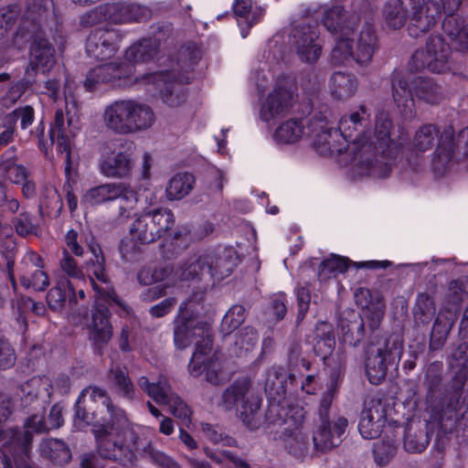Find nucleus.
<instances>
[{
	"label": "nucleus",
	"mask_w": 468,
	"mask_h": 468,
	"mask_svg": "<svg viewBox=\"0 0 468 468\" xmlns=\"http://www.w3.org/2000/svg\"><path fill=\"white\" fill-rule=\"evenodd\" d=\"M369 113L364 105L356 112L343 115L338 122V130L332 131L328 127L325 116H319L312 131L315 134L314 148L323 154H340L344 152L352 156V161L359 168L364 169L361 175L369 174L384 178L390 171L387 162L376 160L373 164L371 156L382 154L392 157L399 150L400 144L390 137L391 121L387 112H381L376 117L374 137L365 142V130L368 124Z\"/></svg>",
	"instance_id": "obj_1"
},
{
	"label": "nucleus",
	"mask_w": 468,
	"mask_h": 468,
	"mask_svg": "<svg viewBox=\"0 0 468 468\" xmlns=\"http://www.w3.org/2000/svg\"><path fill=\"white\" fill-rule=\"evenodd\" d=\"M97 403L99 412H106L109 417L108 419L107 416H102L92 426L99 453L103 458L118 462L123 466L133 465L136 459V442L132 448L122 441V438L133 434L131 429L133 424L124 410L112 403L103 389L89 387L81 391L76 402L75 426L87 427L93 421L95 413L90 410H93L92 404Z\"/></svg>",
	"instance_id": "obj_2"
},
{
	"label": "nucleus",
	"mask_w": 468,
	"mask_h": 468,
	"mask_svg": "<svg viewBox=\"0 0 468 468\" xmlns=\"http://www.w3.org/2000/svg\"><path fill=\"white\" fill-rule=\"evenodd\" d=\"M322 21L335 37V46L330 56L333 64L349 65L355 61L363 65L372 59L377 38L371 26L366 25L356 34V16L346 12L339 5L325 6Z\"/></svg>",
	"instance_id": "obj_3"
},
{
	"label": "nucleus",
	"mask_w": 468,
	"mask_h": 468,
	"mask_svg": "<svg viewBox=\"0 0 468 468\" xmlns=\"http://www.w3.org/2000/svg\"><path fill=\"white\" fill-rule=\"evenodd\" d=\"M189 310L194 311V302L189 300L183 303L179 308V314L176 319L174 330L175 345L179 349H185L191 344L195 345V351L189 362V372L194 377H198L207 369L206 378L207 381L218 384V378L209 370L212 363L211 353V335L210 327L207 323L199 320L194 315H188Z\"/></svg>",
	"instance_id": "obj_4"
},
{
	"label": "nucleus",
	"mask_w": 468,
	"mask_h": 468,
	"mask_svg": "<svg viewBox=\"0 0 468 468\" xmlns=\"http://www.w3.org/2000/svg\"><path fill=\"white\" fill-rule=\"evenodd\" d=\"M267 70L255 72L253 81L258 93L261 121L270 123L285 117L296 101V86L292 79L281 76L273 80Z\"/></svg>",
	"instance_id": "obj_5"
},
{
	"label": "nucleus",
	"mask_w": 468,
	"mask_h": 468,
	"mask_svg": "<svg viewBox=\"0 0 468 468\" xmlns=\"http://www.w3.org/2000/svg\"><path fill=\"white\" fill-rule=\"evenodd\" d=\"M384 15L388 26L394 29L403 27L409 19V33L418 37L441 19V8L436 0H389Z\"/></svg>",
	"instance_id": "obj_6"
},
{
	"label": "nucleus",
	"mask_w": 468,
	"mask_h": 468,
	"mask_svg": "<svg viewBox=\"0 0 468 468\" xmlns=\"http://www.w3.org/2000/svg\"><path fill=\"white\" fill-rule=\"evenodd\" d=\"M158 48L155 39L147 38L130 47L125 51V60L122 64L108 63L92 69L87 75L85 87L91 90L96 85L104 82H112L122 86L127 83L126 79L134 72L133 62H144L154 58Z\"/></svg>",
	"instance_id": "obj_7"
},
{
	"label": "nucleus",
	"mask_w": 468,
	"mask_h": 468,
	"mask_svg": "<svg viewBox=\"0 0 468 468\" xmlns=\"http://www.w3.org/2000/svg\"><path fill=\"white\" fill-rule=\"evenodd\" d=\"M155 120L150 106L134 100H118L105 107L102 122L117 134H130L150 128Z\"/></svg>",
	"instance_id": "obj_8"
},
{
	"label": "nucleus",
	"mask_w": 468,
	"mask_h": 468,
	"mask_svg": "<svg viewBox=\"0 0 468 468\" xmlns=\"http://www.w3.org/2000/svg\"><path fill=\"white\" fill-rule=\"evenodd\" d=\"M410 84L412 86L415 96L428 104H437L444 97L442 87L432 79L422 77L412 79L410 75L396 73L392 80V96L405 118H411L414 115V100Z\"/></svg>",
	"instance_id": "obj_9"
},
{
	"label": "nucleus",
	"mask_w": 468,
	"mask_h": 468,
	"mask_svg": "<svg viewBox=\"0 0 468 468\" xmlns=\"http://www.w3.org/2000/svg\"><path fill=\"white\" fill-rule=\"evenodd\" d=\"M229 270L226 271L218 270V263L215 267L211 265L209 258L192 257L176 271L171 267L144 268L137 275L141 284L150 285L157 282L175 281V277L180 281L220 280L229 275Z\"/></svg>",
	"instance_id": "obj_10"
},
{
	"label": "nucleus",
	"mask_w": 468,
	"mask_h": 468,
	"mask_svg": "<svg viewBox=\"0 0 468 468\" xmlns=\"http://www.w3.org/2000/svg\"><path fill=\"white\" fill-rule=\"evenodd\" d=\"M64 423L62 416V407L58 404L54 405L49 411L48 419L43 415L33 414L27 418L24 423V431L20 432L17 429H10L5 431V436L8 439L6 442L9 445L5 446L4 451H13L16 454L28 456L30 445L34 434L47 432L51 429H58Z\"/></svg>",
	"instance_id": "obj_11"
},
{
	"label": "nucleus",
	"mask_w": 468,
	"mask_h": 468,
	"mask_svg": "<svg viewBox=\"0 0 468 468\" xmlns=\"http://www.w3.org/2000/svg\"><path fill=\"white\" fill-rule=\"evenodd\" d=\"M261 399L252 388V381L243 377L234 381L222 395V406L226 410L237 409L240 419L250 430L260 428L257 418Z\"/></svg>",
	"instance_id": "obj_12"
},
{
	"label": "nucleus",
	"mask_w": 468,
	"mask_h": 468,
	"mask_svg": "<svg viewBox=\"0 0 468 468\" xmlns=\"http://www.w3.org/2000/svg\"><path fill=\"white\" fill-rule=\"evenodd\" d=\"M135 144L127 140L106 144L99 161L100 173L108 178L129 177L135 163Z\"/></svg>",
	"instance_id": "obj_13"
},
{
	"label": "nucleus",
	"mask_w": 468,
	"mask_h": 468,
	"mask_svg": "<svg viewBox=\"0 0 468 468\" xmlns=\"http://www.w3.org/2000/svg\"><path fill=\"white\" fill-rule=\"evenodd\" d=\"M90 250L92 258L85 263V270L90 276L94 291L97 292L98 300H103L109 306L114 308L120 315H129L131 313L130 307L116 295L108 282V275L104 269V258L101 249L96 245H90Z\"/></svg>",
	"instance_id": "obj_14"
},
{
	"label": "nucleus",
	"mask_w": 468,
	"mask_h": 468,
	"mask_svg": "<svg viewBox=\"0 0 468 468\" xmlns=\"http://www.w3.org/2000/svg\"><path fill=\"white\" fill-rule=\"evenodd\" d=\"M173 225L174 215L169 209L144 211L132 223L130 234L133 240L142 244L151 243L163 237Z\"/></svg>",
	"instance_id": "obj_15"
},
{
	"label": "nucleus",
	"mask_w": 468,
	"mask_h": 468,
	"mask_svg": "<svg viewBox=\"0 0 468 468\" xmlns=\"http://www.w3.org/2000/svg\"><path fill=\"white\" fill-rule=\"evenodd\" d=\"M73 87V81H66L64 95L67 113L65 115L61 109L57 110L55 112L54 122L49 129L51 144H56L58 152L66 154L65 157L67 163H69L71 137L75 134L76 130L73 123V117L70 116V111L69 109V104H71L72 109L76 108L77 104L72 92Z\"/></svg>",
	"instance_id": "obj_16"
},
{
	"label": "nucleus",
	"mask_w": 468,
	"mask_h": 468,
	"mask_svg": "<svg viewBox=\"0 0 468 468\" xmlns=\"http://www.w3.org/2000/svg\"><path fill=\"white\" fill-rule=\"evenodd\" d=\"M199 58V51H194L193 55L189 58V61L180 60L176 63V66L169 70H160L144 77L146 83H152L160 90L163 101L165 103L171 107L180 105L185 96L177 91L174 87L170 89L168 84L171 83L172 80H176L180 83L188 82L189 77L181 75L182 70H188L197 63Z\"/></svg>",
	"instance_id": "obj_17"
},
{
	"label": "nucleus",
	"mask_w": 468,
	"mask_h": 468,
	"mask_svg": "<svg viewBox=\"0 0 468 468\" xmlns=\"http://www.w3.org/2000/svg\"><path fill=\"white\" fill-rule=\"evenodd\" d=\"M451 48L440 35L431 36L425 49L417 50L411 58L410 67L415 70L429 69L434 73H444L451 69Z\"/></svg>",
	"instance_id": "obj_18"
},
{
	"label": "nucleus",
	"mask_w": 468,
	"mask_h": 468,
	"mask_svg": "<svg viewBox=\"0 0 468 468\" xmlns=\"http://www.w3.org/2000/svg\"><path fill=\"white\" fill-rule=\"evenodd\" d=\"M149 16V10L136 4H109L100 5L89 12L82 22L86 25H95L102 21L114 24L138 22Z\"/></svg>",
	"instance_id": "obj_19"
},
{
	"label": "nucleus",
	"mask_w": 468,
	"mask_h": 468,
	"mask_svg": "<svg viewBox=\"0 0 468 468\" xmlns=\"http://www.w3.org/2000/svg\"><path fill=\"white\" fill-rule=\"evenodd\" d=\"M291 44L303 62L314 63L322 55L323 42L314 24L296 26L291 33Z\"/></svg>",
	"instance_id": "obj_20"
},
{
	"label": "nucleus",
	"mask_w": 468,
	"mask_h": 468,
	"mask_svg": "<svg viewBox=\"0 0 468 468\" xmlns=\"http://www.w3.org/2000/svg\"><path fill=\"white\" fill-rule=\"evenodd\" d=\"M396 351V344L388 338H379L367 346L365 371L371 384L378 385L385 378L387 364Z\"/></svg>",
	"instance_id": "obj_21"
},
{
	"label": "nucleus",
	"mask_w": 468,
	"mask_h": 468,
	"mask_svg": "<svg viewBox=\"0 0 468 468\" xmlns=\"http://www.w3.org/2000/svg\"><path fill=\"white\" fill-rule=\"evenodd\" d=\"M291 415L284 420L285 427L282 429L280 440L285 449L296 457H302L309 447V438L303 431L304 412L302 408L290 410Z\"/></svg>",
	"instance_id": "obj_22"
},
{
	"label": "nucleus",
	"mask_w": 468,
	"mask_h": 468,
	"mask_svg": "<svg viewBox=\"0 0 468 468\" xmlns=\"http://www.w3.org/2000/svg\"><path fill=\"white\" fill-rule=\"evenodd\" d=\"M100 301L96 297V304L91 310L90 316L85 317L88 339L98 348L107 345L112 336L110 312Z\"/></svg>",
	"instance_id": "obj_23"
},
{
	"label": "nucleus",
	"mask_w": 468,
	"mask_h": 468,
	"mask_svg": "<svg viewBox=\"0 0 468 468\" xmlns=\"http://www.w3.org/2000/svg\"><path fill=\"white\" fill-rule=\"evenodd\" d=\"M318 120L319 117L317 116H313L306 120L289 119L277 126L272 137L280 144H295L302 138L308 137L314 146L315 134L312 131V126H315Z\"/></svg>",
	"instance_id": "obj_24"
},
{
	"label": "nucleus",
	"mask_w": 468,
	"mask_h": 468,
	"mask_svg": "<svg viewBox=\"0 0 468 468\" xmlns=\"http://www.w3.org/2000/svg\"><path fill=\"white\" fill-rule=\"evenodd\" d=\"M385 419L386 409L382 400L378 398L367 399L358 424L361 436L367 440L377 438L381 433Z\"/></svg>",
	"instance_id": "obj_25"
},
{
	"label": "nucleus",
	"mask_w": 468,
	"mask_h": 468,
	"mask_svg": "<svg viewBox=\"0 0 468 468\" xmlns=\"http://www.w3.org/2000/svg\"><path fill=\"white\" fill-rule=\"evenodd\" d=\"M120 36L116 30L99 28L88 37L86 51L90 57L98 60L108 59L117 51Z\"/></svg>",
	"instance_id": "obj_26"
},
{
	"label": "nucleus",
	"mask_w": 468,
	"mask_h": 468,
	"mask_svg": "<svg viewBox=\"0 0 468 468\" xmlns=\"http://www.w3.org/2000/svg\"><path fill=\"white\" fill-rule=\"evenodd\" d=\"M347 426V420L337 417L333 420H323L314 434V444L321 451L330 450L341 442Z\"/></svg>",
	"instance_id": "obj_27"
},
{
	"label": "nucleus",
	"mask_w": 468,
	"mask_h": 468,
	"mask_svg": "<svg viewBox=\"0 0 468 468\" xmlns=\"http://www.w3.org/2000/svg\"><path fill=\"white\" fill-rule=\"evenodd\" d=\"M125 189V183H104L87 189L81 197V204L84 206L97 207L112 202Z\"/></svg>",
	"instance_id": "obj_28"
},
{
	"label": "nucleus",
	"mask_w": 468,
	"mask_h": 468,
	"mask_svg": "<svg viewBox=\"0 0 468 468\" xmlns=\"http://www.w3.org/2000/svg\"><path fill=\"white\" fill-rule=\"evenodd\" d=\"M70 387V380L67 375H60L55 380L54 385H52L49 379L46 377L43 378H34L27 382L25 389L27 390V396L26 398V401L28 397H43L49 398L53 391H58L61 394L67 393Z\"/></svg>",
	"instance_id": "obj_29"
},
{
	"label": "nucleus",
	"mask_w": 468,
	"mask_h": 468,
	"mask_svg": "<svg viewBox=\"0 0 468 468\" xmlns=\"http://www.w3.org/2000/svg\"><path fill=\"white\" fill-rule=\"evenodd\" d=\"M233 10L238 18L242 37L249 34V28L259 23L265 13V10L259 5H253L251 0H235Z\"/></svg>",
	"instance_id": "obj_30"
},
{
	"label": "nucleus",
	"mask_w": 468,
	"mask_h": 468,
	"mask_svg": "<svg viewBox=\"0 0 468 468\" xmlns=\"http://www.w3.org/2000/svg\"><path fill=\"white\" fill-rule=\"evenodd\" d=\"M452 130L444 132L440 139L439 146L432 159V169L437 175H444L453 166Z\"/></svg>",
	"instance_id": "obj_31"
},
{
	"label": "nucleus",
	"mask_w": 468,
	"mask_h": 468,
	"mask_svg": "<svg viewBox=\"0 0 468 468\" xmlns=\"http://www.w3.org/2000/svg\"><path fill=\"white\" fill-rule=\"evenodd\" d=\"M55 50L47 39L35 40L31 45L30 66L42 73L49 71L55 65Z\"/></svg>",
	"instance_id": "obj_32"
},
{
	"label": "nucleus",
	"mask_w": 468,
	"mask_h": 468,
	"mask_svg": "<svg viewBox=\"0 0 468 468\" xmlns=\"http://www.w3.org/2000/svg\"><path fill=\"white\" fill-rule=\"evenodd\" d=\"M137 385L149 398L160 405H165L174 393L168 378L164 375H159L153 380L142 376L137 379Z\"/></svg>",
	"instance_id": "obj_33"
},
{
	"label": "nucleus",
	"mask_w": 468,
	"mask_h": 468,
	"mask_svg": "<svg viewBox=\"0 0 468 468\" xmlns=\"http://www.w3.org/2000/svg\"><path fill=\"white\" fill-rule=\"evenodd\" d=\"M358 84L355 76L342 72H334L329 81L331 96L337 101H346L353 97L357 90Z\"/></svg>",
	"instance_id": "obj_34"
},
{
	"label": "nucleus",
	"mask_w": 468,
	"mask_h": 468,
	"mask_svg": "<svg viewBox=\"0 0 468 468\" xmlns=\"http://www.w3.org/2000/svg\"><path fill=\"white\" fill-rule=\"evenodd\" d=\"M67 299H69V304L77 303L73 285L66 277L58 278L56 285L48 292V303L53 310H61L65 306Z\"/></svg>",
	"instance_id": "obj_35"
},
{
	"label": "nucleus",
	"mask_w": 468,
	"mask_h": 468,
	"mask_svg": "<svg viewBox=\"0 0 468 468\" xmlns=\"http://www.w3.org/2000/svg\"><path fill=\"white\" fill-rule=\"evenodd\" d=\"M442 28L456 49L468 51V26L458 17L445 18Z\"/></svg>",
	"instance_id": "obj_36"
},
{
	"label": "nucleus",
	"mask_w": 468,
	"mask_h": 468,
	"mask_svg": "<svg viewBox=\"0 0 468 468\" xmlns=\"http://www.w3.org/2000/svg\"><path fill=\"white\" fill-rule=\"evenodd\" d=\"M195 177L189 173L176 174L168 182L165 192L169 200H180L187 196L195 185Z\"/></svg>",
	"instance_id": "obj_37"
},
{
	"label": "nucleus",
	"mask_w": 468,
	"mask_h": 468,
	"mask_svg": "<svg viewBox=\"0 0 468 468\" xmlns=\"http://www.w3.org/2000/svg\"><path fill=\"white\" fill-rule=\"evenodd\" d=\"M287 379L292 376L282 367H273L267 370L265 380V392L270 396L282 398L286 392Z\"/></svg>",
	"instance_id": "obj_38"
},
{
	"label": "nucleus",
	"mask_w": 468,
	"mask_h": 468,
	"mask_svg": "<svg viewBox=\"0 0 468 468\" xmlns=\"http://www.w3.org/2000/svg\"><path fill=\"white\" fill-rule=\"evenodd\" d=\"M39 451L41 455L58 464L68 463L71 459L69 449L60 440L48 439L43 441Z\"/></svg>",
	"instance_id": "obj_39"
},
{
	"label": "nucleus",
	"mask_w": 468,
	"mask_h": 468,
	"mask_svg": "<svg viewBox=\"0 0 468 468\" xmlns=\"http://www.w3.org/2000/svg\"><path fill=\"white\" fill-rule=\"evenodd\" d=\"M258 334L252 327H244L235 334L233 339V354L240 356L251 351L258 343Z\"/></svg>",
	"instance_id": "obj_40"
},
{
	"label": "nucleus",
	"mask_w": 468,
	"mask_h": 468,
	"mask_svg": "<svg viewBox=\"0 0 468 468\" xmlns=\"http://www.w3.org/2000/svg\"><path fill=\"white\" fill-rule=\"evenodd\" d=\"M348 268V260L346 258L332 255L324 261L318 270V278L321 281H326L331 277L345 272Z\"/></svg>",
	"instance_id": "obj_41"
},
{
	"label": "nucleus",
	"mask_w": 468,
	"mask_h": 468,
	"mask_svg": "<svg viewBox=\"0 0 468 468\" xmlns=\"http://www.w3.org/2000/svg\"><path fill=\"white\" fill-rule=\"evenodd\" d=\"M110 379L122 397L128 399H134V387L125 367H112L110 372Z\"/></svg>",
	"instance_id": "obj_42"
},
{
	"label": "nucleus",
	"mask_w": 468,
	"mask_h": 468,
	"mask_svg": "<svg viewBox=\"0 0 468 468\" xmlns=\"http://www.w3.org/2000/svg\"><path fill=\"white\" fill-rule=\"evenodd\" d=\"M118 213L117 218L121 221L126 220L134 212L138 198L137 194L130 185L125 183V189L118 197Z\"/></svg>",
	"instance_id": "obj_43"
},
{
	"label": "nucleus",
	"mask_w": 468,
	"mask_h": 468,
	"mask_svg": "<svg viewBox=\"0 0 468 468\" xmlns=\"http://www.w3.org/2000/svg\"><path fill=\"white\" fill-rule=\"evenodd\" d=\"M0 176L14 184H21L27 178V172L22 165L7 159L0 163Z\"/></svg>",
	"instance_id": "obj_44"
},
{
	"label": "nucleus",
	"mask_w": 468,
	"mask_h": 468,
	"mask_svg": "<svg viewBox=\"0 0 468 468\" xmlns=\"http://www.w3.org/2000/svg\"><path fill=\"white\" fill-rule=\"evenodd\" d=\"M246 312L242 305H233L225 314L221 322V332L229 335L245 320Z\"/></svg>",
	"instance_id": "obj_45"
},
{
	"label": "nucleus",
	"mask_w": 468,
	"mask_h": 468,
	"mask_svg": "<svg viewBox=\"0 0 468 468\" xmlns=\"http://www.w3.org/2000/svg\"><path fill=\"white\" fill-rule=\"evenodd\" d=\"M59 270L64 274L63 277L84 280L85 274L77 261L70 255L68 250L63 249L58 261Z\"/></svg>",
	"instance_id": "obj_46"
},
{
	"label": "nucleus",
	"mask_w": 468,
	"mask_h": 468,
	"mask_svg": "<svg viewBox=\"0 0 468 468\" xmlns=\"http://www.w3.org/2000/svg\"><path fill=\"white\" fill-rule=\"evenodd\" d=\"M16 232L22 237L36 234L37 229V220L29 212L22 210L12 220Z\"/></svg>",
	"instance_id": "obj_47"
},
{
	"label": "nucleus",
	"mask_w": 468,
	"mask_h": 468,
	"mask_svg": "<svg viewBox=\"0 0 468 468\" xmlns=\"http://www.w3.org/2000/svg\"><path fill=\"white\" fill-rule=\"evenodd\" d=\"M429 444V438L422 430L413 431L411 428L406 431L404 438V448L409 452H420Z\"/></svg>",
	"instance_id": "obj_48"
},
{
	"label": "nucleus",
	"mask_w": 468,
	"mask_h": 468,
	"mask_svg": "<svg viewBox=\"0 0 468 468\" xmlns=\"http://www.w3.org/2000/svg\"><path fill=\"white\" fill-rule=\"evenodd\" d=\"M438 132L431 124L421 126L416 133L413 140V146L419 152L429 150L437 137Z\"/></svg>",
	"instance_id": "obj_49"
},
{
	"label": "nucleus",
	"mask_w": 468,
	"mask_h": 468,
	"mask_svg": "<svg viewBox=\"0 0 468 468\" xmlns=\"http://www.w3.org/2000/svg\"><path fill=\"white\" fill-rule=\"evenodd\" d=\"M435 314V306L432 299L425 293L417 296L415 306V319L422 324L429 323Z\"/></svg>",
	"instance_id": "obj_50"
},
{
	"label": "nucleus",
	"mask_w": 468,
	"mask_h": 468,
	"mask_svg": "<svg viewBox=\"0 0 468 468\" xmlns=\"http://www.w3.org/2000/svg\"><path fill=\"white\" fill-rule=\"evenodd\" d=\"M21 283L27 289L44 291L49 284L48 274L42 269H36L21 277Z\"/></svg>",
	"instance_id": "obj_51"
},
{
	"label": "nucleus",
	"mask_w": 468,
	"mask_h": 468,
	"mask_svg": "<svg viewBox=\"0 0 468 468\" xmlns=\"http://www.w3.org/2000/svg\"><path fill=\"white\" fill-rule=\"evenodd\" d=\"M205 452L209 458L223 464L226 468H250V465L245 461L235 456L229 452H212L207 448H205Z\"/></svg>",
	"instance_id": "obj_52"
},
{
	"label": "nucleus",
	"mask_w": 468,
	"mask_h": 468,
	"mask_svg": "<svg viewBox=\"0 0 468 468\" xmlns=\"http://www.w3.org/2000/svg\"><path fill=\"white\" fill-rule=\"evenodd\" d=\"M165 405L168 406L170 412L183 423L188 424L190 422V409L175 392Z\"/></svg>",
	"instance_id": "obj_53"
},
{
	"label": "nucleus",
	"mask_w": 468,
	"mask_h": 468,
	"mask_svg": "<svg viewBox=\"0 0 468 468\" xmlns=\"http://www.w3.org/2000/svg\"><path fill=\"white\" fill-rule=\"evenodd\" d=\"M384 309L380 304L368 306L364 309L361 315L360 328H363L366 324L370 330H376L383 318Z\"/></svg>",
	"instance_id": "obj_54"
},
{
	"label": "nucleus",
	"mask_w": 468,
	"mask_h": 468,
	"mask_svg": "<svg viewBox=\"0 0 468 468\" xmlns=\"http://www.w3.org/2000/svg\"><path fill=\"white\" fill-rule=\"evenodd\" d=\"M397 448L391 441H378L374 446L375 461L379 465L387 464L396 454Z\"/></svg>",
	"instance_id": "obj_55"
},
{
	"label": "nucleus",
	"mask_w": 468,
	"mask_h": 468,
	"mask_svg": "<svg viewBox=\"0 0 468 468\" xmlns=\"http://www.w3.org/2000/svg\"><path fill=\"white\" fill-rule=\"evenodd\" d=\"M6 116L13 117L15 125L19 121L20 128L26 130L35 120V111L31 106L26 105L16 108L12 112L6 114Z\"/></svg>",
	"instance_id": "obj_56"
},
{
	"label": "nucleus",
	"mask_w": 468,
	"mask_h": 468,
	"mask_svg": "<svg viewBox=\"0 0 468 468\" xmlns=\"http://www.w3.org/2000/svg\"><path fill=\"white\" fill-rule=\"evenodd\" d=\"M144 452L153 462L163 468L177 467L176 463L169 456L162 452L155 450L150 442L144 448Z\"/></svg>",
	"instance_id": "obj_57"
},
{
	"label": "nucleus",
	"mask_w": 468,
	"mask_h": 468,
	"mask_svg": "<svg viewBox=\"0 0 468 468\" xmlns=\"http://www.w3.org/2000/svg\"><path fill=\"white\" fill-rule=\"evenodd\" d=\"M201 431L204 433L205 437L215 444L222 442V444L230 445L232 442L231 438L224 437L223 434L220 431H218L216 427H213L210 424L202 423Z\"/></svg>",
	"instance_id": "obj_58"
},
{
	"label": "nucleus",
	"mask_w": 468,
	"mask_h": 468,
	"mask_svg": "<svg viewBox=\"0 0 468 468\" xmlns=\"http://www.w3.org/2000/svg\"><path fill=\"white\" fill-rule=\"evenodd\" d=\"M4 468H32L27 462L28 456H16L11 451H4Z\"/></svg>",
	"instance_id": "obj_59"
},
{
	"label": "nucleus",
	"mask_w": 468,
	"mask_h": 468,
	"mask_svg": "<svg viewBox=\"0 0 468 468\" xmlns=\"http://www.w3.org/2000/svg\"><path fill=\"white\" fill-rule=\"evenodd\" d=\"M465 285L459 281H452L449 284L447 297L452 304H459L464 298Z\"/></svg>",
	"instance_id": "obj_60"
},
{
	"label": "nucleus",
	"mask_w": 468,
	"mask_h": 468,
	"mask_svg": "<svg viewBox=\"0 0 468 468\" xmlns=\"http://www.w3.org/2000/svg\"><path fill=\"white\" fill-rule=\"evenodd\" d=\"M298 302V315L297 319L302 320L309 309L310 304V292L306 287H299L296 292Z\"/></svg>",
	"instance_id": "obj_61"
},
{
	"label": "nucleus",
	"mask_w": 468,
	"mask_h": 468,
	"mask_svg": "<svg viewBox=\"0 0 468 468\" xmlns=\"http://www.w3.org/2000/svg\"><path fill=\"white\" fill-rule=\"evenodd\" d=\"M1 127L3 131L0 133V145H6L12 142L15 133L14 119L13 117H7L6 115L3 118Z\"/></svg>",
	"instance_id": "obj_62"
},
{
	"label": "nucleus",
	"mask_w": 468,
	"mask_h": 468,
	"mask_svg": "<svg viewBox=\"0 0 468 468\" xmlns=\"http://www.w3.org/2000/svg\"><path fill=\"white\" fill-rule=\"evenodd\" d=\"M14 362V350L7 342L0 338V368L9 367Z\"/></svg>",
	"instance_id": "obj_63"
},
{
	"label": "nucleus",
	"mask_w": 468,
	"mask_h": 468,
	"mask_svg": "<svg viewBox=\"0 0 468 468\" xmlns=\"http://www.w3.org/2000/svg\"><path fill=\"white\" fill-rule=\"evenodd\" d=\"M122 257L128 261H136L140 254V248L133 240H123L120 246Z\"/></svg>",
	"instance_id": "obj_64"
}]
</instances>
